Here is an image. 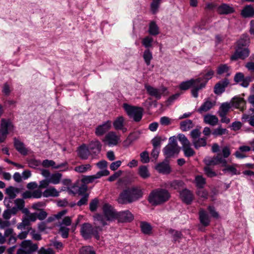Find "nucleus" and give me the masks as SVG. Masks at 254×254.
<instances>
[{
    "label": "nucleus",
    "instance_id": "nucleus-33",
    "mask_svg": "<svg viewBox=\"0 0 254 254\" xmlns=\"http://www.w3.org/2000/svg\"><path fill=\"white\" fill-rule=\"evenodd\" d=\"M214 105V104L212 102L209 100H207L204 102L197 110V112L200 114H202L203 112H206L210 110Z\"/></svg>",
    "mask_w": 254,
    "mask_h": 254
},
{
    "label": "nucleus",
    "instance_id": "nucleus-42",
    "mask_svg": "<svg viewBox=\"0 0 254 254\" xmlns=\"http://www.w3.org/2000/svg\"><path fill=\"white\" fill-rule=\"evenodd\" d=\"M44 197H48L49 196L56 197L59 196V192L55 188H50L46 189L43 193Z\"/></svg>",
    "mask_w": 254,
    "mask_h": 254
},
{
    "label": "nucleus",
    "instance_id": "nucleus-36",
    "mask_svg": "<svg viewBox=\"0 0 254 254\" xmlns=\"http://www.w3.org/2000/svg\"><path fill=\"white\" fill-rule=\"evenodd\" d=\"M125 119L123 116L117 117L114 121L113 124L116 130L122 129L124 126Z\"/></svg>",
    "mask_w": 254,
    "mask_h": 254
},
{
    "label": "nucleus",
    "instance_id": "nucleus-3",
    "mask_svg": "<svg viewBox=\"0 0 254 254\" xmlns=\"http://www.w3.org/2000/svg\"><path fill=\"white\" fill-rule=\"evenodd\" d=\"M205 166L204 168L207 175H216L213 171L212 166L221 164V166H225L227 164V161L223 158L220 154H217L213 157H206L204 159Z\"/></svg>",
    "mask_w": 254,
    "mask_h": 254
},
{
    "label": "nucleus",
    "instance_id": "nucleus-56",
    "mask_svg": "<svg viewBox=\"0 0 254 254\" xmlns=\"http://www.w3.org/2000/svg\"><path fill=\"white\" fill-rule=\"evenodd\" d=\"M161 2V0H153L151 3V9L153 14H155L158 10Z\"/></svg>",
    "mask_w": 254,
    "mask_h": 254
},
{
    "label": "nucleus",
    "instance_id": "nucleus-5",
    "mask_svg": "<svg viewBox=\"0 0 254 254\" xmlns=\"http://www.w3.org/2000/svg\"><path fill=\"white\" fill-rule=\"evenodd\" d=\"M180 148L178 145L175 136L170 137L169 143L163 148V153L166 157L165 159H168L173 157L175 154H178Z\"/></svg>",
    "mask_w": 254,
    "mask_h": 254
},
{
    "label": "nucleus",
    "instance_id": "nucleus-28",
    "mask_svg": "<svg viewBox=\"0 0 254 254\" xmlns=\"http://www.w3.org/2000/svg\"><path fill=\"white\" fill-rule=\"evenodd\" d=\"M203 120L205 124L212 126H215L217 125L219 121L218 118L215 115L209 114L204 115Z\"/></svg>",
    "mask_w": 254,
    "mask_h": 254
},
{
    "label": "nucleus",
    "instance_id": "nucleus-14",
    "mask_svg": "<svg viewBox=\"0 0 254 254\" xmlns=\"http://www.w3.org/2000/svg\"><path fill=\"white\" fill-rule=\"evenodd\" d=\"M250 51L248 48L237 47L235 54L231 56L232 60H236L238 59L244 60L249 55Z\"/></svg>",
    "mask_w": 254,
    "mask_h": 254
},
{
    "label": "nucleus",
    "instance_id": "nucleus-60",
    "mask_svg": "<svg viewBox=\"0 0 254 254\" xmlns=\"http://www.w3.org/2000/svg\"><path fill=\"white\" fill-rule=\"evenodd\" d=\"M49 177V182L53 184H58L60 183L62 176H45Z\"/></svg>",
    "mask_w": 254,
    "mask_h": 254
},
{
    "label": "nucleus",
    "instance_id": "nucleus-52",
    "mask_svg": "<svg viewBox=\"0 0 254 254\" xmlns=\"http://www.w3.org/2000/svg\"><path fill=\"white\" fill-rule=\"evenodd\" d=\"M22 250H32V240H25L23 241L21 244Z\"/></svg>",
    "mask_w": 254,
    "mask_h": 254
},
{
    "label": "nucleus",
    "instance_id": "nucleus-49",
    "mask_svg": "<svg viewBox=\"0 0 254 254\" xmlns=\"http://www.w3.org/2000/svg\"><path fill=\"white\" fill-rule=\"evenodd\" d=\"M226 133H227V130L226 128H222L221 126H220L214 129L212 132V134L215 137L220 136Z\"/></svg>",
    "mask_w": 254,
    "mask_h": 254
},
{
    "label": "nucleus",
    "instance_id": "nucleus-10",
    "mask_svg": "<svg viewBox=\"0 0 254 254\" xmlns=\"http://www.w3.org/2000/svg\"><path fill=\"white\" fill-rule=\"evenodd\" d=\"M145 88L148 94L158 100L160 99L162 95L167 90V88L164 86L156 88L149 85H145Z\"/></svg>",
    "mask_w": 254,
    "mask_h": 254
},
{
    "label": "nucleus",
    "instance_id": "nucleus-55",
    "mask_svg": "<svg viewBox=\"0 0 254 254\" xmlns=\"http://www.w3.org/2000/svg\"><path fill=\"white\" fill-rule=\"evenodd\" d=\"M69 228L64 226H61L59 229V232L61 233V236L63 238H67L69 235Z\"/></svg>",
    "mask_w": 254,
    "mask_h": 254
},
{
    "label": "nucleus",
    "instance_id": "nucleus-17",
    "mask_svg": "<svg viewBox=\"0 0 254 254\" xmlns=\"http://www.w3.org/2000/svg\"><path fill=\"white\" fill-rule=\"evenodd\" d=\"M229 84V81L225 78L217 83L214 87V92L215 94L220 95L225 91V88Z\"/></svg>",
    "mask_w": 254,
    "mask_h": 254
},
{
    "label": "nucleus",
    "instance_id": "nucleus-27",
    "mask_svg": "<svg viewBox=\"0 0 254 254\" xmlns=\"http://www.w3.org/2000/svg\"><path fill=\"white\" fill-rule=\"evenodd\" d=\"M105 139L109 145H116L118 144L119 138L113 131L109 132L105 136Z\"/></svg>",
    "mask_w": 254,
    "mask_h": 254
},
{
    "label": "nucleus",
    "instance_id": "nucleus-21",
    "mask_svg": "<svg viewBox=\"0 0 254 254\" xmlns=\"http://www.w3.org/2000/svg\"><path fill=\"white\" fill-rule=\"evenodd\" d=\"M184 183L181 180H174L172 182H168L165 183L162 187H164L166 188H173L175 190H180L183 189L184 187Z\"/></svg>",
    "mask_w": 254,
    "mask_h": 254
},
{
    "label": "nucleus",
    "instance_id": "nucleus-50",
    "mask_svg": "<svg viewBox=\"0 0 254 254\" xmlns=\"http://www.w3.org/2000/svg\"><path fill=\"white\" fill-rule=\"evenodd\" d=\"M214 72L213 70L210 69L202 77V80L200 83H205V84L207 82L208 80L210 79L213 76Z\"/></svg>",
    "mask_w": 254,
    "mask_h": 254
},
{
    "label": "nucleus",
    "instance_id": "nucleus-7",
    "mask_svg": "<svg viewBox=\"0 0 254 254\" xmlns=\"http://www.w3.org/2000/svg\"><path fill=\"white\" fill-rule=\"evenodd\" d=\"M201 132L198 128L192 129L190 132V136L191 138V142L196 149L201 147H205L206 144V138L205 137H200Z\"/></svg>",
    "mask_w": 254,
    "mask_h": 254
},
{
    "label": "nucleus",
    "instance_id": "nucleus-24",
    "mask_svg": "<svg viewBox=\"0 0 254 254\" xmlns=\"http://www.w3.org/2000/svg\"><path fill=\"white\" fill-rule=\"evenodd\" d=\"M90 154H91L90 151L88 146L85 144H83L79 147L78 155L81 159L83 160L87 159Z\"/></svg>",
    "mask_w": 254,
    "mask_h": 254
},
{
    "label": "nucleus",
    "instance_id": "nucleus-8",
    "mask_svg": "<svg viewBox=\"0 0 254 254\" xmlns=\"http://www.w3.org/2000/svg\"><path fill=\"white\" fill-rule=\"evenodd\" d=\"M178 138L182 145V148L185 156L190 157L194 156L195 152L191 147L190 142L187 137L184 134H179Z\"/></svg>",
    "mask_w": 254,
    "mask_h": 254
},
{
    "label": "nucleus",
    "instance_id": "nucleus-63",
    "mask_svg": "<svg viewBox=\"0 0 254 254\" xmlns=\"http://www.w3.org/2000/svg\"><path fill=\"white\" fill-rule=\"evenodd\" d=\"M244 79V74L242 72H237L234 76V80L236 83L243 82Z\"/></svg>",
    "mask_w": 254,
    "mask_h": 254
},
{
    "label": "nucleus",
    "instance_id": "nucleus-22",
    "mask_svg": "<svg viewBox=\"0 0 254 254\" xmlns=\"http://www.w3.org/2000/svg\"><path fill=\"white\" fill-rule=\"evenodd\" d=\"M232 105L236 108L240 109L241 111H244L245 109L246 101L243 98L240 97H235L232 100Z\"/></svg>",
    "mask_w": 254,
    "mask_h": 254
},
{
    "label": "nucleus",
    "instance_id": "nucleus-58",
    "mask_svg": "<svg viewBox=\"0 0 254 254\" xmlns=\"http://www.w3.org/2000/svg\"><path fill=\"white\" fill-rule=\"evenodd\" d=\"M254 79V77L252 76H244V79L243 82L240 83V85L243 87H248L250 83Z\"/></svg>",
    "mask_w": 254,
    "mask_h": 254
},
{
    "label": "nucleus",
    "instance_id": "nucleus-59",
    "mask_svg": "<svg viewBox=\"0 0 254 254\" xmlns=\"http://www.w3.org/2000/svg\"><path fill=\"white\" fill-rule=\"evenodd\" d=\"M140 161L143 163H147L149 162V153L147 151H144L140 153Z\"/></svg>",
    "mask_w": 254,
    "mask_h": 254
},
{
    "label": "nucleus",
    "instance_id": "nucleus-62",
    "mask_svg": "<svg viewBox=\"0 0 254 254\" xmlns=\"http://www.w3.org/2000/svg\"><path fill=\"white\" fill-rule=\"evenodd\" d=\"M88 193H85L81 199L77 202V205L79 206H81L83 205L86 204L88 201Z\"/></svg>",
    "mask_w": 254,
    "mask_h": 254
},
{
    "label": "nucleus",
    "instance_id": "nucleus-43",
    "mask_svg": "<svg viewBox=\"0 0 254 254\" xmlns=\"http://www.w3.org/2000/svg\"><path fill=\"white\" fill-rule=\"evenodd\" d=\"M148 32L153 36H156L159 34V28L155 22L152 21L150 22Z\"/></svg>",
    "mask_w": 254,
    "mask_h": 254
},
{
    "label": "nucleus",
    "instance_id": "nucleus-57",
    "mask_svg": "<svg viewBox=\"0 0 254 254\" xmlns=\"http://www.w3.org/2000/svg\"><path fill=\"white\" fill-rule=\"evenodd\" d=\"M229 70V67L226 64L220 65L217 70L218 74L221 75L225 72H227Z\"/></svg>",
    "mask_w": 254,
    "mask_h": 254
},
{
    "label": "nucleus",
    "instance_id": "nucleus-39",
    "mask_svg": "<svg viewBox=\"0 0 254 254\" xmlns=\"http://www.w3.org/2000/svg\"><path fill=\"white\" fill-rule=\"evenodd\" d=\"M231 108L230 104L228 102L222 103L218 111V114H222V116L227 115Z\"/></svg>",
    "mask_w": 254,
    "mask_h": 254
},
{
    "label": "nucleus",
    "instance_id": "nucleus-11",
    "mask_svg": "<svg viewBox=\"0 0 254 254\" xmlns=\"http://www.w3.org/2000/svg\"><path fill=\"white\" fill-rule=\"evenodd\" d=\"M180 197L182 201L187 205L190 204L193 200L192 192L187 189H183L179 191Z\"/></svg>",
    "mask_w": 254,
    "mask_h": 254
},
{
    "label": "nucleus",
    "instance_id": "nucleus-1",
    "mask_svg": "<svg viewBox=\"0 0 254 254\" xmlns=\"http://www.w3.org/2000/svg\"><path fill=\"white\" fill-rule=\"evenodd\" d=\"M170 198L171 194L167 190L157 188L150 192L147 200L152 205L157 206L167 202Z\"/></svg>",
    "mask_w": 254,
    "mask_h": 254
},
{
    "label": "nucleus",
    "instance_id": "nucleus-54",
    "mask_svg": "<svg viewBox=\"0 0 254 254\" xmlns=\"http://www.w3.org/2000/svg\"><path fill=\"white\" fill-rule=\"evenodd\" d=\"M98 203L99 200L97 198H95L91 201L89 204V209L91 212L96 211Z\"/></svg>",
    "mask_w": 254,
    "mask_h": 254
},
{
    "label": "nucleus",
    "instance_id": "nucleus-18",
    "mask_svg": "<svg viewBox=\"0 0 254 254\" xmlns=\"http://www.w3.org/2000/svg\"><path fill=\"white\" fill-rule=\"evenodd\" d=\"M111 127V121L108 120L96 128L95 133L97 136H102L107 132Z\"/></svg>",
    "mask_w": 254,
    "mask_h": 254
},
{
    "label": "nucleus",
    "instance_id": "nucleus-53",
    "mask_svg": "<svg viewBox=\"0 0 254 254\" xmlns=\"http://www.w3.org/2000/svg\"><path fill=\"white\" fill-rule=\"evenodd\" d=\"M196 194L199 197L204 199L208 198V193L207 190L203 189H197Z\"/></svg>",
    "mask_w": 254,
    "mask_h": 254
},
{
    "label": "nucleus",
    "instance_id": "nucleus-41",
    "mask_svg": "<svg viewBox=\"0 0 254 254\" xmlns=\"http://www.w3.org/2000/svg\"><path fill=\"white\" fill-rule=\"evenodd\" d=\"M194 182L197 189H203L206 184V180L202 176H196Z\"/></svg>",
    "mask_w": 254,
    "mask_h": 254
},
{
    "label": "nucleus",
    "instance_id": "nucleus-6",
    "mask_svg": "<svg viewBox=\"0 0 254 254\" xmlns=\"http://www.w3.org/2000/svg\"><path fill=\"white\" fill-rule=\"evenodd\" d=\"M123 108L130 118L136 122H139L143 116V109L141 107L129 105L127 103L123 104Z\"/></svg>",
    "mask_w": 254,
    "mask_h": 254
},
{
    "label": "nucleus",
    "instance_id": "nucleus-15",
    "mask_svg": "<svg viewBox=\"0 0 254 254\" xmlns=\"http://www.w3.org/2000/svg\"><path fill=\"white\" fill-rule=\"evenodd\" d=\"M102 144L97 139H94L90 141L88 147L91 154L97 155L100 153L102 148Z\"/></svg>",
    "mask_w": 254,
    "mask_h": 254
},
{
    "label": "nucleus",
    "instance_id": "nucleus-26",
    "mask_svg": "<svg viewBox=\"0 0 254 254\" xmlns=\"http://www.w3.org/2000/svg\"><path fill=\"white\" fill-rule=\"evenodd\" d=\"M66 164L61 163L57 165L53 160H45L42 162V165L44 167H52L54 169H60V171H63L64 169L62 168L64 167V166Z\"/></svg>",
    "mask_w": 254,
    "mask_h": 254
},
{
    "label": "nucleus",
    "instance_id": "nucleus-2",
    "mask_svg": "<svg viewBox=\"0 0 254 254\" xmlns=\"http://www.w3.org/2000/svg\"><path fill=\"white\" fill-rule=\"evenodd\" d=\"M142 195V190L137 188H127L120 193L118 202L122 204L131 203L141 198Z\"/></svg>",
    "mask_w": 254,
    "mask_h": 254
},
{
    "label": "nucleus",
    "instance_id": "nucleus-44",
    "mask_svg": "<svg viewBox=\"0 0 254 254\" xmlns=\"http://www.w3.org/2000/svg\"><path fill=\"white\" fill-rule=\"evenodd\" d=\"M153 39L150 36H146L142 40V45L146 48V49H149L150 48L152 47V43Z\"/></svg>",
    "mask_w": 254,
    "mask_h": 254
},
{
    "label": "nucleus",
    "instance_id": "nucleus-30",
    "mask_svg": "<svg viewBox=\"0 0 254 254\" xmlns=\"http://www.w3.org/2000/svg\"><path fill=\"white\" fill-rule=\"evenodd\" d=\"M218 12L221 14H228L234 11V8L228 4H223L218 7Z\"/></svg>",
    "mask_w": 254,
    "mask_h": 254
},
{
    "label": "nucleus",
    "instance_id": "nucleus-45",
    "mask_svg": "<svg viewBox=\"0 0 254 254\" xmlns=\"http://www.w3.org/2000/svg\"><path fill=\"white\" fill-rule=\"evenodd\" d=\"M102 176H84L81 179V182L87 186L88 184L93 182L96 179H99Z\"/></svg>",
    "mask_w": 254,
    "mask_h": 254
},
{
    "label": "nucleus",
    "instance_id": "nucleus-25",
    "mask_svg": "<svg viewBox=\"0 0 254 254\" xmlns=\"http://www.w3.org/2000/svg\"><path fill=\"white\" fill-rule=\"evenodd\" d=\"M241 15L244 18L254 17V8L252 5H247L241 11Z\"/></svg>",
    "mask_w": 254,
    "mask_h": 254
},
{
    "label": "nucleus",
    "instance_id": "nucleus-29",
    "mask_svg": "<svg viewBox=\"0 0 254 254\" xmlns=\"http://www.w3.org/2000/svg\"><path fill=\"white\" fill-rule=\"evenodd\" d=\"M48 213L43 209H40L33 212V222L36 220L42 221L47 216Z\"/></svg>",
    "mask_w": 254,
    "mask_h": 254
},
{
    "label": "nucleus",
    "instance_id": "nucleus-13",
    "mask_svg": "<svg viewBox=\"0 0 254 254\" xmlns=\"http://www.w3.org/2000/svg\"><path fill=\"white\" fill-rule=\"evenodd\" d=\"M117 219L120 222H130L134 219L133 215L128 210L118 212Z\"/></svg>",
    "mask_w": 254,
    "mask_h": 254
},
{
    "label": "nucleus",
    "instance_id": "nucleus-23",
    "mask_svg": "<svg viewBox=\"0 0 254 254\" xmlns=\"http://www.w3.org/2000/svg\"><path fill=\"white\" fill-rule=\"evenodd\" d=\"M199 219L200 223L204 227L208 226L210 222V220L208 213L203 209H200L199 211Z\"/></svg>",
    "mask_w": 254,
    "mask_h": 254
},
{
    "label": "nucleus",
    "instance_id": "nucleus-47",
    "mask_svg": "<svg viewBox=\"0 0 254 254\" xmlns=\"http://www.w3.org/2000/svg\"><path fill=\"white\" fill-rule=\"evenodd\" d=\"M91 167L89 164L82 165L75 167L74 170L78 173H84L88 170H90Z\"/></svg>",
    "mask_w": 254,
    "mask_h": 254
},
{
    "label": "nucleus",
    "instance_id": "nucleus-16",
    "mask_svg": "<svg viewBox=\"0 0 254 254\" xmlns=\"http://www.w3.org/2000/svg\"><path fill=\"white\" fill-rule=\"evenodd\" d=\"M155 169L159 173L161 174H170L171 172V169L170 166L168 159H165V160L158 164L156 167Z\"/></svg>",
    "mask_w": 254,
    "mask_h": 254
},
{
    "label": "nucleus",
    "instance_id": "nucleus-4",
    "mask_svg": "<svg viewBox=\"0 0 254 254\" xmlns=\"http://www.w3.org/2000/svg\"><path fill=\"white\" fill-rule=\"evenodd\" d=\"M99 230H101L99 227H95L89 223H84L81 225L80 232L85 240L90 239L93 236L97 240H99L100 237Z\"/></svg>",
    "mask_w": 254,
    "mask_h": 254
},
{
    "label": "nucleus",
    "instance_id": "nucleus-61",
    "mask_svg": "<svg viewBox=\"0 0 254 254\" xmlns=\"http://www.w3.org/2000/svg\"><path fill=\"white\" fill-rule=\"evenodd\" d=\"M208 210L209 211L210 214L211 216L214 218L217 219L219 217V215L218 212H217L215 210V208L214 206H208L207 208Z\"/></svg>",
    "mask_w": 254,
    "mask_h": 254
},
{
    "label": "nucleus",
    "instance_id": "nucleus-40",
    "mask_svg": "<svg viewBox=\"0 0 254 254\" xmlns=\"http://www.w3.org/2000/svg\"><path fill=\"white\" fill-rule=\"evenodd\" d=\"M250 43V39L248 35L243 34L238 41V47L242 48L247 46Z\"/></svg>",
    "mask_w": 254,
    "mask_h": 254
},
{
    "label": "nucleus",
    "instance_id": "nucleus-34",
    "mask_svg": "<svg viewBox=\"0 0 254 254\" xmlns=\"http://www.w3.org/2000/svg\"><path fill=\"white\" fill-rule=\"evenodd\" d=\"M193 125L190 120H187L180 123V128L183 131H186L192 128Z\"/></svg>",
    "mask_w": 254,
    "mask_h": 254
},
{
    "label": "nucleus",
    "instance_id": "nucleus-32",
    "mask_svg": "<svg viewBox=\"0 0 254 254\" xmlns=\"http://www.w3.org/2000/svg\"><path fill=\"white\" fill-rule=\"evenodd\" d=\"M131 180L128 176H125L122 178L119 179L117 182L118 188L122 189L126 187L131 183Z\"/></svg>",
    "mask_w": 254,
    "mask_h": 254
},
{
    "label": "nucleus",
    "instance_id": "nucleus-51",
    "mask_svg": "<svg viewBox=\"0 0 254 254\" xmlns=\"http://www.w3.org/2000/svg\"><path fill=\"white\" fill-rule=\"evenodd\" d=\"M5 193L8 195V197H7L8 199H14L16 196V194L14 193L12 186L7 188L5 190Z\"/></svg>",
    "mask_w": 254,
    "mask_h": 254
},
{
    "label": "nucleus",
    "instance_id": "nucleus-12",
    "mask_svg": "<svg viewBox=\"0 0 254 254\" xmlns=\"http://www.w3.org/2000/svg\"><path fill=\"white\" fill-rule=\"evenodd\" d=\"M93 224L95 227H99L101 228V230L99 232H101L103 230V227L108 225L107 220L105 216L100 213H96L93 216Z\"/></svg>",
    "mask_w": 254,
    "mask_h": 254
},
{
    "label": "nucleus",
    "instance_id": "nucleus-20",
    "mask_svg": "<svg viewBox=\"0 0 254 254\" xmlns=\"http://www.w3.org/2000/svg\"><path fill=\"white\" fill-rule=\"evenodd\" d=\"M202 78H197L196 79H191L190 80L183 81L180 84V88L183 90H186L194 84H199L201 82Z\"/></svg>",
    "mask_w": 254,
    "mask_h": 254
},
{
    "label": "nucleus",
    "instance_id": "nucleus-46",
    "mask_svg": "<svg viewBox=\"0 0 254 254\" xmlns=\"http://www.w3.org/2000/svg\"><path fill=\"white\" fill-rule=\"evenodd\" d=\"M79 254H96V252L92 247L84 246L80 249Z\"/></svg>",
    "mask_w": 254,
    "mask_h": 254
},
{
    "label": "nucleus",
    "instance_id": "nucleus-35",
    "mask_svg": "<svg viewBox=\"0 0 254 254\" xmlns=\"http://www.w3.org/2000/svg\"><path fill=\"white\" fill-rule=\"evenodd\" d=\"M168 233L172 235L174 242H180V239L183 237V234L181 231H179L172 228L168 230Z\"/></svg>",
    "mask_w": 254,
    "mask_h": 254
},
{
    "label": "nucleus",
    "instance_id": "nucleus-48",
    "mask_svg": "<svg viewBox=\"0 0 254 254\" xmlns=\"http://www.w3.org/2000/svg\"><path fill=\"white\" fill-rule=\"evenodd\" d=\"M224 168L222 169L224 173H231L232 175H237V169L234 166L227 165V164L223 166Z\"/></svg>",
    "mask_w": 254,
    "mask_h": 254
},
{
    "label": "nucleus",
    "instance_id": "nucleus-9",
    "mask_svg": "<svg viewBox=\"0 0 254 254\" xmlns=\"http://www.w3.org/2000/svg\"><path fill=\"white\" fill-rule=\"evenodd\" d=\"M103 214L108 221L117 219L118 212L113 206L109 203H105L103 206Z\"/></svg>",
    "mask_w": 254,
    "mask_h": 254
},
{
    "label": "nucleus",
    "instance_id": "nucleus-38",
    "mask_svg": "<svg viewBox=\"0 0 254 254\" xmlns=\"http://www.w3.org/2000/svg\"><path fill=\"white\" fill-rule=\"evenodd\" d=\"M142 57L146 64L149 65L151 61L153 59L152 54L150 49H145L143 52Z\"/></svg>",
    "mask_w": 254,
    "mask_h": 254
},
{
    "label": "nucleus",
    "instance_id": "nucleus-37",
    "mask_svg": "<svg viewBox=\"0 0 254 254\" xmlns=\"http://www.w3.org/2000/svg\"><path fill=\"white\" fill-rule=\"evenodd\" d=\"M205 83H199V84H194L192 86L191 90L192 96L194 98L198 97V91L203 88L205 87Z\"/></svg>",
    "mask_w": 254,
    "mask_h": 254
},
{
    "label": "nucleus",
    "instance_id": "nucleus-64",
    "mask_svg": "<svg viewBox=\"0 0 254 254\" xmlns=\"http://www.w3.org/2000/svg\"><path fill=\"white\" fill-rule=\"evenodd\" d=\"M38 254H55L54 251L51 248L45 249L42 247L38 251Z\"/></svg>",
    "mask_w": 254,
    "mask_h": 254
},
{
    "label": "nucleus",
    "instance_id": "nucleus-31",
    "mask_svg": "<svg viewBox=\"0 0 254 254\" xmlns=\"http://www.w3.org/2000/svg\"><path fill=\"white\" fill-rule=\"evenodd\" d=\"M140 227L142 233L145 235H150L152 230V227L150 223L145 222L141 221L140 223Z\"/></svg>",
    "mask_w": 254,
    "mask_h": 254
},
{
    "label": "nucleus",
    "instance_id": "nucleus-19",
    "mask_svg": "<svg viewBox=\"0 0 254 254\" xmlns=\"http://www.w3.org/2000/svg\"><path fill=\"white\" fill-rule=\"evenodd\" d=\"M13 145L15 149L21 155L25 156L28 153V150L24 144L16 137L13 138Z\"/></svg>",
    "mask_w": 254,
    "mask_h": 254
}]
</instances>
